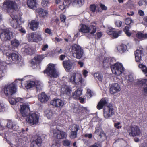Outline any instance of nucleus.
Segmentation results:
<instances>
[{"label": "nucleus", "instance_id": "1", "mask_svg": "<svg viewBox=\"0 0 147 147\" xmlns=\"http://www.w3.org/2000/svg\"><path fill=\"white\" fill-rule=\"evenodd\" d=\"M83 81L81 75L78 73H72L69 77V82L74 85L81 84Z\"/></svg>", "mask_w": 147, "mask_h": 147}, {"label": "nucleus", "instance_id": "2", "mask_svg": "<svg viewBox=\"0 0 147 147\" xmlns=\"http://www.w3.org/2000/svg\"><path fill=\"white\" fill-rule=\"evenodd\" d=\"M11 19H10L9 22L11 26L15 29L20 27L21 22V18L20 15H18L15 12L11 13L10 14Z\"/></svg>", "mask_w": 147, "mask_h": 147}, {"label": "nucleus", "instance_id": "3", "mask_svg": "<svg viewBox=\"0 0 147 147\" xmlns=\"http://www.w3.org/2000/svg\"><path fill=\"white\" fill-rule=\"evenodd\" d=\"M17 7V4L15 1L11 0L5 1L2 6L3 8L6 10L8 12H11L10 14L14 12H15L16 13H17V12L14 10Z\"/></svg>", "mask_w": 147, "mask_h": 147}, {"label": "nucleus", "instance_id": "4", "mask_svg": "<svg viewBox=\"0 0 147 147\" xmlns=\"http://www.w3.org/2000/svg\"><path fill=\"white\" fill-rule=\"evenodd\" d=\"M24 85L27 89L36 87L37 90L41 89L42 86L41 83L36 80L26 81L24 84Z\"/></svg>", "mask_w": 147, "mask_h": 147}, {"label": "nucleus", "instance_id": "5", "mask_svg": "<svg viewBox=\"0 0 147 147\" xmlns=\"http://www.w3.org/2000/svg\"><path fill=\"white\" fill-rule=\"evenodd\" d=\"M26 121L31 125L35 126L39 122V116L35 113H30L28 117L26 118Z\"/></svg>", "mask_w": 147, "mask_h": 147}, {"label": "nucleus", "instance_id": "6", "mask_svg": "<svg viewBox=\"0 0 147 147\" xmlns=\"http://www.w3.org/2000/svg\"><path fill=\"white\" fill-rule=\"evenodd\" d=\"M16 86L14 83H12L5 86L4 93L7 96L9 97L14 94L16 92Z\"/></svg>", "mask_w": 147, "mask_h": 147}, {"label": "nucleus", "instance_id": "7", "mask_svg": "<svg viewBox=\"0 0 147 147\" xmlns=\"http://www.w3.org/2000/svg\"><path fill=\"white\" fill-rule=\"evenodd\" d=\"M44 74H47L51 77H57L59 75L58 72L56 69L55 65L53 64H49L47 68L44 71Z\"/></svg>", "mask_w": 147, "mask_h": 147}, {"label": "nucleus", "instance_id": "8", "mask_svg": "<svg viewBox=\"0 0 147 147\" xmlns=\"http://www.w3.org/2000/svg\"><path fill=\"white\" fill-rule=\"evenodd\" d=\"M27 37L28 40L30 41H33L38 42L43 40L42 33L40 32H36L27 34Z\"/></svg>", "mask_w": 147, "mask_h": 147}, {"label": "nucleus", "instance_id": "9", "mask_svg": "<svg viewBox=\"0 0 147 147\" xmlns=\"http://www.w3.org/2000/svg\"><path fill=\"white\" fill-rule=\"evenodd\" d=\"M71 51L74 56L77 59H80L84 55L83 50L80 46L77 45L72 46Z\"/></svg>", "mask_w": 147, "mask_h": 147}, {"label": "nucleus", "instance_id": "10", "mask_svg": "<svg viewBox=\"0 0 147 147\" xmlns=\"http://www.w3.org/2000/svg\"><path fill=\"white\" fill-rule=\"evenodd\" d=\"M111 69L113 73L117 76L121 75L124 71V68L122 64L117 63L111 67Z\"/></svg>", "mask_w": 147, "mask_h": 147}, {"label": "nucleus", "instance_id": "11", "mask_svg": "<svg viewBox=\"0 0 147 147\" xmlns=\"http://www.w3.org/2000/svg\"><path fill=\"white\" fill-rule=\"evenodd\" d=\"M14 35L9 29L2 30L0 34V38L2 40H9L13 38Z\"/></svg>", "mask_w": 147, "mask_h": 147}, {"label": "nucleus", "instance_id": "12", "mask_svg": "<svg viewBox=\"0 0 147 147\" xmlns=\"http://www.w3.org/2000/svg\"><path fill=\"white\" fill-rule=\"evenodd\" d=\"M114 114V110L111 105L109 104L105 107L104 109V116L105 118H109Z\"/></svg>", "mask_w": 147, "mask_h": 147}, {"label": "nucleus", "instance_id": "13", "mask_svg": "<svg viewBox=\"0 0 147 147\" xmlns=\"http://www.w3.org/2000/svg\"><path fill=\"white\" fill-rule=\"evenodd\" d=\"M128 132L130 136H138L141 134V131L139 128L136 126L131 127L128 130Z\"/></svg>", "mask_w": 147, "mask_h": 147}, {"label": "nucleus", "instance_id": "14", "mask_svg": "<svg viewBox=\"0 0 147 147\" xmlns=\"http://www.w3.org/2000/svg\"><path fill=\"white\" fill-rule=\"evenodd\" d=\"M134 54L136 61L140 63L142 61V57L143 56V49L142 47H140L135 51Z\"/></svg>", "mask_w": 147, "mask_h": 147}, {"label": "nucleus", "instance_id": "15", "mask_svg": "<svg viewBox=\"0 0 147 147\" xmlns=\"http://www.w3.org/2000/svg\"><path fill=\"white\" fill-rule=\"evenodd\" d=\"M9 57H11L13 63L18 64L20 65H21L22 62L21 61V58L17 53L11 54Z\"/></svg>", "mask_w": 147, "mask_h": 147}, {"label": "nucleus", "instance_id": "16", "mask_svg": "<svg viewBox=\"0 0 147 147\" xmlns=\"http://www.w3.org/2000/svg\"><path fill=\"white\" fill-rule=\"evenodd\" d=\"M53 133L54 136H56L58 139H63L66 138L67 136V134L66 133L57 129H54L53 131Z\"/></svg>", "mask_w": 147, "mask_h": 147}, {"label": "nucleus", "instance_id": "17", "mask_svg": "<svg viewBox=\"0 0 147 147\" xmlns=\"http://www.w3.org/2000/svg\"><path fill=\"white\" fill-rule=\"evenodd\" d=\"M107 28L108 30L106 31L107 34L109 35H112L115 38H117L122 33L121 31H115L114 28L109 26L107 27Z\"/></svg>", "mask_w": 147, "mask_h": 147}, {"label": "nucleus", "instance_id": "18", "mask_svg": "<svg viewBox=\"0 0 147 147\" xmlns=\"http://www.w3.org/2000/svg\"><path fill=\"white\" fill-rule=\"evenodd\" d=\"M121 90L120 85L117 83H115L112 84L110 88V93L113 94L119 92Z\"/></svg>", "mask_w": 147, "mask_h": 147}, {"label": "nucleus", "instance_id": "19", "mask_svg": "<svg viewBox=\"0 0 147 147\" xmlns=\"http://www.w3.org/2000/svg\"><path fill=\"white\" fill-rule=\"evenodd\" d=\"M50 104L57 108H61L64 105V102L60 99H56L51 101Z\"/></svg>", "mask_w": 147, "mask_h": 147}, {"label": "nucleus", "instance_id": "20", "mask_svg": "<svg viewBox=\"0 0 147 147\" xmlns=\"http://www.w3.org/2000/svg\"><path fill=\"white\" fill-rule=\"evenodd\" d=\"M60 92L61 94L69 96L72 92V90L69 86L65 85L62 86Z\"/></svg>", "mask_w": 147, "mask_h": 147}, {"label": "nucleus", "instance_id": "21", "mask_svg": "<svg viewBox=\"0 0 147 147\" xmlns=\"http://www.w3.org/2000/svg\"><path fill=\"white\" fill-rule=\"evenodd\" d=\"M63 65L66 71H68L72 69L74 67V64L70 61H63Z\"/></svg>", "mask_w": 147, "mask_h": 147}, {"label": "nucleus", "instance_id": "22", "mask_svg": "<svg viewBox=\"0 0 147 147\" xmlns=\"http://www.w3.org/2000/svg\"><path fill=\"white\" fill-rule=\"evenodd\" d=\"M39 100L42 103L46 102L49 100V97L45 93L42 92L38 96Z\"/></svg>", "mask_w": 147, "mask_h": 147}, {"label": "nucleus", "instance_id": "23", "mask_svg": "<svg viewBox=\"0 0 147 147\" xmlns=\"http://www.w3.org/2000/svg\"><path fill=\"white\" fill-rule=\"evenodd\" d=\"M42 142L41 138L38 137L37 139L33 140L31 143V147H39L41 146Z\"/></svg>", "mask_w": 147, "mask_h": 147}, {"label": "nucleus", "instance_id": "24", "mask_svg": "<svg viewBox=\"0 0 147 147\" xmlns=\"http://www.w3.org/2000/svg\"><path fill=\"white\" fill-rule=\"evenodd\" d=\"M108 102V99L107 98H102L98 104L97 106V108L99 110L102 109L105 105L107 104Z\"/></svg>", "mask_w": 147, "mask_h": 147}, {"label": "nucleus", "instance_id": "25", "mask_svg": "<svg viewBox=\"0 0 147 147\" xmlns=\"http://www.w3.org/2000/svg\"><path fill=\"white\" fill-rule=\"evenodd\" d=\"M79 127L76 125L72 126V128L71 129V132L70 137L71 138H76L77 137V132L78 130Z\"/></svg>", "mask_w": 147, "mask_h": 147}, {"label": "nucleus", "instance_id": "26", "mask_svg": "<svg viewBox=\"0 0 147 147\" xmlns=\"http://www.w3.org/2000/svg\"><path fill=\"white\" fill-rule=\"evenodd\" d=\"M30 28L32 30H36L38 28L39 23L35 20H32L29 23Z\"/></svg>", "mask_w": 147, "mask_h": 147}, {"label": "nucleus", "instance_id": "27", "mask_svg": "<svg viewBox=\"0 0 147 147\" xmlns=\"http://www.w3.org/2000/svg\"><path fill=\"white\" fill-rule=\"evenodd\" d=\"M80 28L79 29L80 32L83 33H88L90 26H87L84 24H81L80 25Z\"/></svg>", "mask_w": 147, "mask_h": 147}, {"label": "nucleus", "instance_id": "28", "mask_svg": "<svg viewBox=\"0 0 147 147\" xmlns=\"http://www.w3.org/2000/svg\"><path fill=\"white\" fill-rule=\"evenodd\" d=\"M118 52L121 53H122L125 52L127 50V46L123 44H121L117 47Z\"/></svg>", "mask_w": 147, "mask_h": 147}, {"label": "nucleus", "instance_id": "29", "mask_svg": "<svg viewBox=\"0 0 147 147\" xmlns=\"http://www.w3.org/2000/svg\"><path fill=\"white\" fill-rule=\"evenodd\" d=\"M27 5L29 8L33 9L36 7V0H27Z\"/></svg>", "mask_w": 147, "mask_h": 147}, {"label": "nucleus", "instance_id": "30", "mask_svg": "<svg viewBox=\"0 0 147 147\" xmlns=\"http://www.w3.org/2000/svg\"><path fill=\"white\" fill-rule=\"evenodd\" d=\"M82 90L81 88H78L74 92L73 94V98L77 99L82 94Z\"/></svg>", "mask_w": 147, "mask_h": 147}, {"label": "nucleus", "instance_id": "31", "mask_svg": "<svg viewBox=\"0 0 147 147\" xmlns=\"http://www.w3.org/2000/svg\"><path fill=\"white\" fill-rule=\"evenodd\" d=\"M45 113L47 117L49 119L53 118L55 114L54 112L49 110H46L45 111Z\"/></svg>", "mask_w": 147, "mask_h": 147}, {"label": "nucleus", "instance_id": "32", "mask_svg": "<svg viewBox=\"0 0 147 147\" xmlns=\"http://www.w3.org/2000/svg\"><path fill=\"white\" fill-rule=\"evenodd\" d=\"M96 26L90 25L88 33L90 35H93L96 31Z\"/></svg>", "mask_w": 147, "mask_h": 147}, {"label": "nucleus", "instance_id": "33", "mask_svg": "<svg viewBox=\"0 0 147 147\" xmlns=\"http://www.w3.org/2000/svg\"><path fill=\"white\" fill-rule=\"evenodd\" d=\"M37 11L40 16L43 17H45L47 14V12L46 10L41 8L37 9Z\"/></svg>", "mask_w": 147, "mask_h": 147}, {"label": "nucleus", "instance_id": "34", "mask_svg": "<svg viewBox=\"0 0 147 147\" xmlns=\"http://www.w3.org/2000/svg\"><path fill=\"white\" fill-rule=\"evenodd\" d=\"M7 126L9 129L13 130L16 129V126L15 124L11 120L8 121Z\"/></svg>", "mask_w": 147, "mask_h": 147}, {"label": "nucleus", "instance_id": "35", "mask_svg": "<svg viewBox=\"0 0 147 147\" xmlns=\"http://www.w3.org/2000/svg\"><path fill=\"white\" fill-rule=\"evenodd\" d=\"M70 2L68 0H65L63 2L62 5L59 6V8L61 10H63L67 7Z\"/></svg>", "mask_w": 147, "mask_h": 147}, {"label": "nucleus", "instance_id": "36", "mask_svg": "<svg viewBox=\"0 0 147 147\" xmlns=\"http://www.w3.org/2000/svg\"><path fill=\"white\" fill-rule=\"evenodd\" d=\"M84 0H74L73 3V5L74 6L77 5L80 6L84 4Z\"/></svg>", "mask_w": 147, "mask_h": 147}, {"label": "nucleus", "instance_id": "37", "mask_svg": "<svg viewBox=\"0 0 147 147\" xmlns=\"http://www.w3.org/2000/svg\"><path fill=\"white\" fill-rule=\"evenodd\" d=\"M138 67L142 70L145 76H147V67L142 64H140L138 65Z\"/></svg>", "mask_w": 147, "mask_h": 147}, {"label": "nucleus", "instance_id": "38", "mask_svg": "<svg viewBox=\"0 0 147 147\" xmlns=\"http://www.w3.org/2000/svg\"><path fill=\"white\" fill-rule=\"evenodd\" d=\"M50 86V90L53 92H55L58 90H61L60 87H58V86L55 84H53Z\"/></svg>", "mask_w": 147, "mask_h": 147}, {"label": "nucleus", "instance_id": "39", "mask_svg": "<svg viewBox=\"0 0 147 147\" xmlns=\"http://www.w3.org/2000/svg\"><path fill=\"white\" fill-rule=\"evenodd\" d=\"M136 36L138 38L140 39L147 38V34L138 32Z\"/></svg>", "mask_w": 147, "mask_h": 147}, {"label": "nucleus", "instance_id": "40", "mask_svg": "<svg viewBox=\"0 0 147 147\" xmlns=\"http://www.w3.org/2000/svg\"><path fill=\"white\" fill-rule=\"evenodd\" d=\"M147 79H137L135 81L134 83L135 84L140 85H144L146 80Z\"/></svg>", "mask_w": 147, "mask_h": 147}, {"label": "nucleus", "instance_id": "41", "mask_svg": "<svg viewBox=\"0 0 147 147\" xmlns=\"http://www.w3.org/2000/svg\"><path fill=\"white\" fill-rule=\"evenodd\" d=\"M26 111H30L29 108V105L28 104H24L21 106V110L20 111H22V110Z\"/></svg>", "mask_w": 147, "mask_h": 147}, {"label": "nucleus", "instance_id": "42", "mask_svg": "<svg viewBox=\"0 0 147 147\" xmlns=\"http://www.w3.org/2000/svg\"><path fill=\"white\" fill-rule=\"evenodd\" d=\"M11 45L15 47H18L19 45V41L16 39L13 40L11 42Z\"/></svg>", "mask_w": 147, "mask_h": 147}, {"label": "nucleus", "instance_id": "43", "mask_svg": "<svg viewBox=\"0 0 147 147\" xmlns=\"http://www.w3.org/2000/svg\"><path fill=\"white\" fill-rule=\"evenodd\" d=\"M30 111H26V110H22V111H20V112L22 116L24 117H26V118L28 117L30 113Z\"/></svg>", "mask_w": 147, "mask_h": 147}, {"label": "nucleus", "instance_id": "44", "mask_svg": "<svg viewBox=\"0 0 147 147\" xmlns=\"http://www.w3.org/2000/svg\"><path fill=\"white\" fill-rule=\"evenodd\" d=\"M24 51L25 53L28 54H31L32 52V50L30 47L28 46L26 47Z\"/></svg>", "mask_w": 147, "mask_h": 147}, {"label": "nucleus", "instance_id": "45", "mask_svg": "<svg viewBox=\"0 0 147 147\" xmlns=\"http://www.w3.org/2000/svg\"><path fill=\"white\" fill-rule=\"evenodd\" d=\"M94 77L98 79L99 81H102V75L99 73H95L94 75Z\"/></svg>", "mask_w": 147, "mask_h": 147}, {"label": "nucleus", "instance_id": "46", "mask_svg": "<svg viewBox=\"0 0 147 147\" xmlns=\"http://www.w3.org/2000/svg\"><path fill=\"white\" fill-rule=\"evenodd\" d=\"M50 4L49 0H42L41 4L44 7H47Z\"/></svg>", "mask_w": 147, "mask_h": 147}, {"label": "nucleus", "instance_id": "47", "mask_svg": "<svg viewBox=\"0 0 147 147\" xmlns=\"http://www.w3.org/2000/svg\"><path fill=\"white\" fill-rule=\"evenodd\" d=\"M62 144L65 146H69L71 143V141L68 139L63 140L62 142Z\"/></svg>", "mask_w": 147, "mask_h": 147}, {"label": "nucleus", "instance_id": "48", "mask_svg": "<svg viewBox=\"0 0 147 147\" xmlns=\"http://www.w3.org/2000/svg\"><path fill=\"white\" fill-rule=\"evenodd\" d=\"M34 58L36 60L37 62H38L39 63L42 61L43 59V58L42 55H38L35 57Z\"/></svg>", "mask_w": 147, "mask_h": 147}, {"label": "nucleus", "instance_id": "49", "mask_svg": "<svg viewBox=\"0 0 147 147\" xmlns=\"http://www.w3.org/2000/svg\"><path fill=\"white\" fill-rule=\"evenodd\" d=\"M5 107L4 105L1 101L0 100V112H3L5 111Z\"/></svg>", "mask_w": 147, "mask_h": 147}, {"label": "nucleus", "instance_id": "50", "mask_svg": "<svg viewBox=\"0 0 147 147\" xmlns=\"http://www.w3.org/2000/svg\"><path fill=\"white\" fill-rule=\"evenodd\" d=\"M125 23L126 25H129L133 22L132 20L129 18H128L125 19Z\"/></svg>", "mask_w": 147, "mask_h": 147}, {"label": "nucleus", "instance_id": "51", "mask_svg": "<svg viewBox=\"0 0 147 147\" xmlns=\"http://www.w3.org/2000/svg\"><path fill=\"white\" fill-rule=\"evenodd\" d=\"M9 101L11 105H14L16 103V98H15L10 97L9 98Z\"/></svg>", "mask_w": 147, "mask_h": 147}, {"label": "nucleus", "instance_id": "52", "mask_svg": "<svg viewBox=\"0 0 147 147\" xmlns=\"http://www.w3.org/2000/svg\"><path fill=\"white\" fill-rule=\"evenodd\" d=\"M92 94L93 93L92 92H91V90L90 89H88V90L87 91L86 96L88 98H89L92 96Z\"/></svg>", "mask_w": 147, "mask_h": 147}, {"label": "nucleus", "instance_id": "53", "mask_svg": "<svg viewBox=\"0 0 147 147\" xmlns=\"http://www.w3.org/2000/svg\"><path fill=\"white\" fill-rule=\"evenodd\" d=\"M142 18H140V23H141L145 26H146L147 24V17L146 18L143 19L142 21L141 20Z\"/></svg>", "mask_w": 147, "mask_h": 147}, {"label": "nucleus", "instance_id": "54", "mask_svg": "<svg viewBox=\"0 0 147 147\" xmlns=\"http://www.w3.org/2000/svg\"><path fill=\"white\" fill-rule=\"evenodd\" d=\"M122 22L120 20H118L116 21L115 23V26L117 27H120L121 26Z\"/></svg>", "mask_w": 147, "mask_h": 147}, {"label": "nucleus", "instance_id": "55", "mask_svg": "<svg viewBox=\"0 0 147 147\" xmlns=\"http://www.w3.org/2000/svg\"><path fill=\"white\" fill-rule=\"evenodd\" d=\"M121 123L120 122H118L114 124V126L117 129H120L121 128L122 126H119Z\"/></svg>", "mask_w": 147, "mask_h": 147}, {"label": "nucleus", "instance_id": "56", "mask_svg": "<svg viewBox=\"0 0 147 147\" xmlns=\"http://www.w3.org/2000/svg\"><path fill=\"white\" fill-rule=\"evenodd\" d=\"M96 8V7L95 5H90V10L93 12H94L95 11Z\"/></svg>", "mask_w": 147, "mask_h": 147}, {"label": "nucleus", "instance_id": "57", "mask_svg": "<svg viewBox=\"0 0 147 147\" xmlns=\"http://www.w3.org/2000/svg\"><path fill=\"white\" fill-rule=\"evenodd\" d=\"M60 19L61 22H64L65 21L66 17L65 15L61 14L60 15Z\"/></svg>", "mask_w": 147, "mask_h": 147}, {"label": "nucleus", "instance_id": "58", "mask_svg": "<svg viewBox=\"0 0 147 147\" xmlns=\"http://www.w3.org/2000/svg\"><path fill=\"white\" fill-rule=\"evenodd\" d=\"M144 87V91L145 93L147 94V79L146 80Z\"/></svg>", "mask_w": 147, "mask_h": 147}, {"label": "nucleus", "instance_id": "59", "mask_svg": "<svg viewBox=\"0 0 147 147\" xmlns=\"http://www.w3.org/2000/svg\"><path fill=\"white\" fill-rule=\"evenodd\" d=\"M88 73V71L84 69L82 71V74L85 78L87 76Z\"/></svg>", "mask_w": 147, "mask_h": 147}, {"label": "nucleus", "instance_id": "60", "mask_svg": "<svg viewBox=\"0 0 147 147\" xmlns=\"http://www.w3.org/2000/svg\"><path fill=\"white\" fill-rule=\"evenodd\" d=\"M38 63L34 58L32 59L31 61V64L33 65H36Z\"/></svg>", "mask_w": 147, "mask_h": 147}, {"label": "nucleus", "instance_id": "61", "mask_svg": "<svg viewBox=\"0 0 147 147\" xmlns=\"http://www.w3.org/2000/svg\"><path fill=\"white\" fill-rule=\"evenodd\" d=\"M48 48V45L47 44L43 45L42 46L41 49L43 51H46Z\"/></svg>", "mask_w": 147, "mask_h": 147}, {"label": "nucleus", "instance_id": "62", "mask_svg": "<svg viewBox=\"0 0 147 147\" xmlns=\"http://www.w3.org/2000/svg\"><path fill=\"white\" fill-rule=\"evenodd\" d=\"M45 32L46 33L48 34H52L51 30L48 28L46 29L45 30Z\"/></svg>", "mask_w": 147, "mask_h": 147}, {"label": "nucleus", "instance_id": "63", "mask_svg": "<svg viewBox=\"0 0 147 147\" xmlns=\"http://www.w3.org/2000/svg\"><path fill=\"white\" fill-rule=\"evenodd\" d=\"M84 136L85 138L88 137L89 138L91 139L92 137V134H85Z\"/></svg>", "mask_w": 147, "mask_h": 147}, {"label": "nucleus", "instance_id": "64", "mask_svg": "<svg viewBox=\"0 0 147 147\" xmlns=\"http://www.w3.org/2000/svg\"><path fill=\"white\" fill-rule=\"evenodd\" d=\"M100 6L101 9L103 10H105L107 9V7L104 4H100Z\"/></svg>", "mask_w": 147, "mask_h": 147}]
</instances>
